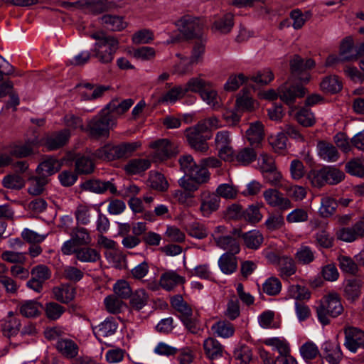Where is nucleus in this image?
<instances>
[{"label": "nucleus", "instance_id": "nucleus-1", "mask_svg": "<svg viewBox=\"0 0 364 364\" xmlns=\"http://www.w3.org/2000/svg\"><path fill=\"white\" fill-rule=\"evenodd\" d=\"M140 146L138 142H125L118 145L107 144L96 149L92 156L98 159L111 161L129 157Z\"/></svg>", "mask_w": 364, "mask_h": 364}, {"label": "nucleus", "instance_id": "nucleus-2", "mask_svg": "<svg viewBox=\"0 0 364 364\" xmlns=\"http://www.w3.org/2000/svg\"><path fill=\"white\" fill-rule=\"evenodd\" d=\"M343 311V307L341 302V297L336 292H330L325 296L316 307L318 319L323 325L330 323L329 317L336 318Z\"/></svg>", "mask_w": 364, "mask_h": 364}, {"label": "nucleus", "instance_id": "nucleus-3", "mask_svg": "<svg viewBox=\"0 0 364 364\" xmlns=\"http://www.w3.org/2000/svg\"><path fill=\"white\" fill-rule=\"evenodd\" d=\"M185 136L189 146L196 151L205 153L208 150L207 141L211 138V134L207 132V128L203 124L197 123L186 129Z\"/></svg>", "mask_w": 364, "mask_h": 364}, {"label": "nucleus", "instance_id": "nucleus-4", "mask_svg": "<svg viewBox=\"0 0 364 364\" xmlns=\"http://www.w3.org/2000/svg\"><path fill=\"white\" fill-rule=\"evenodd\" d=\"M114 122L113 116L103 109L97 115L88 121L85 130L90 136L95 138L108 136L109 129Z\"/></svg>", "mask_w": 364, "mask_h": 364}, {"label": "nucleus", "instance_id": "nucleus-5", "mask_svg": "<svg viewBox=\"0 0 364 364\" xmlns=\"http://www.w3.org/2000/svg\"><path fill=\"white\" fill-rule=\"evenodd\" d=\"M178 162L185 176L193 178L198 183H207L210 180V172L202 166V164H197L191 155L180 156Z\"/></svg>", "mask_w": 364, "mask_h": 364}, {"label": "nucleus", "instance_id": "nucleus-6", "mask_svg": "<svg viewBox=\"0 0 364 364\" xmlns=\"http://www.w3.org/2000/svg\"><path fill=\"white\" fill-rule=\"evenodd\" d=\"M279 97L287 105L291 107L297 99L302 98L306 93V89L299 82L291 79L278 87Z\"/></svg>", "mask_w": 364, "mask_h": 364}, {"label": "nucleus", "instance_id": "nucleus-7", "mask_svg": "<svg viewBox=\"0 0 364 364\" xmlns=\"http://www.w3.org/2000/svg\"><path fill=\"white\" fill-rule=\"evenodd\" d=\"M177 25L180 32L188 39L200 38L202 35L203 25L198 18L185 16Z\"/></svg>", "mask_w": 364, "mask_h": 364}, {"label": "nucleus", "instance_id": "nucleus-8", "mask_svg": "<svg viewBox=\"0 0 364 364\" xmlns=\"http://www.w3.org/2000/svg\"><path fill=\"white\" fill-rule=\"evenodd\" d=\"M241 230L235 228L227 235H221L215 237V242L218 247L226 250V252L238 254L240 246L238 239L240 238Z\"/></svg>", "mask_w": 364, "mask_h": 364}, {"label": "nucleus", "instance_id": "nucleus-9", "mask_svg": "<svg viewBox=\"0 0 364 364\" xmlns=\"http://www.w3.org/2000/svg\"><path fill=\"white\" fill-rule=\"evenodd\" d=\"M119 48V41H111L107 44H95L92 49V56L102 64H109L114 59V54Z\"/></svg>", "mask_w": 364, "mask_h": 364}, {"label": "nucleus", "instance_id": "nucleus-10", "mask_svg": "<svg viewBox=\"0 0 364 364\" xmlns=\"http://www.w3.org/2000/svg\"><path fill=\"white\" fill-rule=\"evenodd\" d=\"M344 345L352 353L364 350V331L355 327L346 328Z\"/></svg>", "mask_w": 364, "mask_h": 364}, {"label": "nucleus", "instance_id": "nucleus-11", "mask_svg": "<svg viewBox=\"0 0 364 364\" xmlns=\"http://www.w3.org/2000/svg\"><path fill=\"white\" fill-rule=\"evenodd\" d=\"M200 210L203 216L208 217L219 209L220 198L215 192L208 190L201 191L200 198Z\"/></svg>", "mask_w": 364, "mask_h": 364}, {"label": "nucleus", "instance_id": "nucleus-12", "mask_svg": "<svg viewBox=\"0 0 364 364\" xmlns=\"http://www.w3.org/2000/svg\"><path fill=\"white\" fill-rule=\"evenodd\" d=\"M263 196L268 205L276 207L282 210L289 209L292 207L290 200L284 197L283 193L277 189L269 188L263 193Z\"/></svg>", "mask_w": 364, "mask_h": 364}, {"label": "nucleus", "instance_id": "nucleus-13", "mask_svg": "<svg viewBox=\"0 0 364 364\" xmlns=\"http://www.w3.org/2000/svg\"><path fill=\"white\" fill-rule=\"evenodd\" d=\"M14 67L0 55V98L10 95L12 92L14 85L10 80L2 81L4 75H12Z\"/></svg>", "mask_w": 364, "mask_h": 364}, {"label": "nucleus", "instance_id": "nucleus-14", "mask_svg": "<svg viewBox=\"0 0 364 364\" xmlns=\"http://www.w3.org/2000/svg\"><path fill=\"white\" fill-rule=\"evenodd\" d=\"M81 188L85 191L102 194L109 191L112 194H117L116 186L111 181H102L97 179L87 180L81 184Z\"/></svg>", "mask_w": 364, "mask_h": 364}, {"label": "nucleus", "instance_id": "nucleus-15", "mask_svg": "<svg viewBox=\"0 0 364 364\" xmlns=\"http://www.w3.org/2000/svg\"><path fill=\"white\" fill-rule=\"evenodd\" d=\"M70 136L68 129L55 132L46 139L45 146L50 151L57 150L68 142Z\"/></svg>", "mask_w": 364, "mask_h": 364}, {"label": "nucleus", "instance_id": "nucleus-16", "mask_svg": "<svg viewBox=\"0 0 364 364\" xmlns=\"http://www.w3.org/2000/svg\"><path fill=\"white\" fill-rule=\"evenodd\" d=\"M156 150L154 157L160 161H164L176 154L173 144L166 139H160L152 144Z\"/></svg>", "mask_w": 364, "mask_h": 364}, {"label": "nucleus", "instance_id": "nucleus-17", "mask_svg": "<svg viewBox=\"0 0 364 364\" xmlns=\"http://www.w3.org/2000/svg\"><path fill=\"white\" fill-rule=\"evenodd\" d=\"M322 349L324 351L325 358L330 364H339L343 358L340 345L336 341H326Z\"/></svg>", "mask_w": 364, "mask_h": 364}, {"label": "nucleus", "instance_id": "nucleus-18", "mask_svg": "<svg viewBox=\"0 0 364 364\" xmlns=\"http://www.w3.org/2000/svg\"><path fill=\"white\" fill-rule=\"evenodd\" d=\"M117 323L113 317L107 318L100 324L92 328V331L98 340L109 337L115 333L117 329Z\"/></svg>", "mask_w": 364, "mask_h": 364}, {"label": "nucleus", "instance_id": "nucleus-19", "mask_svg": "<svg viewBox=\"0 0 364 364\" xmlns=\"http://www.w3.org/2000/svg\"><path fill=\"white\" fill-rule=\"evenodd\" d=\"M20 314L26 318H35L41 315L43 305L36 300L23 301L18 305Z\"/></svg>", "mask_w": 364, "mask_h": 364}, {"label": "nucleus", "instance_id": "nucleus-20", "mask_svg": "<svg viewBox=\"0 0 364 364\" xmlns=\"http://www.w3.org/2000/svg\"><path fill=\"white\" fill-rule=\"evenodd\" d=\"M62 164L57 159L48 156L38 165L37 172L41 176L47 178L48 176L58 172Z\"/></svg>", "mask_w": 364, "mask_h": 364}, {"label": "nucleus", "instance_id": "nucleus-21", "mask_svg": "<svg viewBox=\"0 0 364 364\" xmlns=\"http://www.w3.org/2000/svg\"><path fill=\"white\" fill-rule=\"evenodd\" d=\"M100 23L112 31H121L127 26L124 17L118 15L105 14L100 18Z\"/></svg>", "mask_w": 364, "mask_h": 364}, {"label": "nucleus", "instance_id": "nucleus-22", "mask_svg": "<svg viewBox=\"0 0 364 364\" xmlns=\"http://www.w3.org/2000/svg\"><path fill=\"white\" fill-rule=\"evenodd\" d=\"M54 299L62 304H68L76 294L75 289L71 285L62 284L53 289Z\"/></svg>", "mask_w": 364, "mask_h": 364}, {"label": "nucleus", "instance_id": "nucleus-23", "mask_svg": "<svg viewBox=\"0 0 364 364\" xmlns=\"http://www.w3.org/2000/svg\"><path fill=\"white\" fill-rule=\"evenodd\" d=\"M237 254L225 252L218 259V266L221 272L225 274H231L237 269Z\"/></svg>", "mask_w": 364, "mask_h": 364}, {"label": "nucleus", "instance_id": "nucleus-24", "mask_svg": "<svg viewBox=\"0 0 364 364\" xmlns=\"http://www.w3.org/2000/svg\"><path fill=\"white\" fill-rule=\"evenodd\" d=\"M134 104L132 99H126L119 101L117 99L112 100L105 108L107 110L109 114L113 116L114 121L117 115H120L126 112Z\"/></svg>", "mask_w": 364, "mask_h": 364}, {"label": "nucleus", "instance_id": "nucleus-25", "mask_svg": "<svg viewBox=\"0 0 364 364\" xmlns=\"http://www.w3.org/2000/svg\"><path fill=\"white\" fill-rule=\"evenodd\" d=\"M362 283L357 279H348L346 282L343 289L344 297L351 302L357 300L361 293Z\"/></svg>", "mask_w": 364, "mask_h": 364}, {"label": "nucleus", "instance_id": "nucleus-26", "mask_svg": "<svg viewBox=\"0 0 364 364\" xmlns=\"http://www.w3.org/2000/svg\"><path fill=\"white\" fill-rule=\"evenodd\" d=\"M264 135V126L259 121L251 123L246 131L247 139L252 146H258L262 141Z\"/></svg>", "mask_w": 364, "mask_h": 364}, {"label": "nucleus", "instance_id": "nucleus-27", "mask_svg": "<svg viewBox=\"0 0 364 364\" xmlns=\"http://www.w3.org/2000/svg\"><path fill=\"white\" fill-rule=\"evenodd\" d=\"M318 155L321 159L327 161H336L339 158V153L332 144L320 141L317 144Z\"/></svg>", "mask_w": 364, "mask_h": 364}, {"label": "nucleus", "instance_id": "nucleus-28", "mask_svg": "<svg viewBox=\"0 0 364 364\" xmlns=\"http://www.w3.org/2000/svg\"><path fill=\"white\" fill-rule=\"evenodd\" d=\"M203 348L207 357L210 360L223 356V347L218 341L213 338H208L204 341Z\"/></svg>", "mask_w": 364, "mask_h": 364}, {"label": "nucleus", "instance_id": "nucleus-29", "mask_svg": "<svg viewBox=\"0 0 364 364\" xmlns=\"http://www.w3.org/2000/svg\"><path fill=\"white\" fill-rule=\"evenodd\" d=\"M240 237L242 238L244 245L251 250H257L262 245L264 237L259 230H251L247 232L241 231Z\"/></svg>", "mask_w": 364, "mask_h": 364}, {"label": "nucleus", "instance_id": "nucleus-30", "mask_svg": "<svg viewBox=\"0 0 364 364\" xmlns=\"http://www.w3.org/2000/svg\"><path fill=\"white\" fill-rule=\"evenodd\" d=\"M338 201L331 196H323L321 199V206L318 214L321 218H327L336 213Z\"/></svg>", "mask_w": 364, "mask_h": 364}, {"label": "nucleus", "instance_id": "nucleus-31", "mask_svg": "<svg viewBox=\"0 0 364 364\" xmlns=\"http://www.w3.org/2000/svg\"><path fill=\"white\" fill-rule=\"evenodd\" d=\"M55 346L58 350L68 358H73L78 353V346L71 339H59Z\"/></svg>", "mask_w": 364, "mask_h": 364}, {"label": "nucleus", "instance_id": "nucleus-32", "mask_svg": "<svg viewBox=\"0 0 364 364\" xmlns=\"http://www.w3.org/2000/svg\"><path fill=\"white\" fill-rule=\"evenodd\" d=\"M233 26V15L228 13L213 22L212 30L215 32L226 34L232 30Z\"/></svg>", "mask_w": 364, "mask_h": 364}, {"label": "nucleus", "instance_id": "nucleus-33", "mask_svg": "<svg viewBox=\"0 0 364 364\" xmlns=\"http://www.w3.org/2000/svg\"><path fill=\"white\" fill-rule=\"evenodd\" d=\"M184 281V278L175 272H168L161 276L160 285L164 289L171 291L178 284H183Z\"/></svg>", "mask_w": 364, "mask_h": 364}, {"label": "nucleus", "instance_id": "nucleus-34", "mask_svg": "<svg viewBox=\"0 0 364 364\" xmlns=\"http://www.w3.org/2000/svg\"><path fill=\"white\" fill-rule=\"evenodd\" d=\"M211 330L217 336L225 338L232 336L235 333L233 324L226 320L218 321L212 326Z\"/></svg>", "mask_w": 364, "mask_h": 364}, {"label": "nucleus", "instance_id": "nucleus-35", "mask_svg": "<svg viewBox=\"0 0 364 364\" xmlns=\"http://www.w3.org/2000/svg\"><path fill=\"white\" fill-rule=\"evenodd\" d=\"M21 321L19 318L14 316L12 311L9 312L8 318L3 324L2 331L8 338L14 336L20 331Z\"/></svg>", "mask_w": 364, "mask_h": 364}, {"label": "nucleus", "instance_id": "nucleus-36", "mask_svg": "<svg viewBox=\"0 0 364 364\" xmlns=\"http://www.w3.org/2000/svg\"><path fill=\"white\" fill-rule=\"evenodd\" d=\"M211 85L210 82L206 81L198 76L189 79L186 84L183 86V88L186 95L188 92L199 93L200 95L202 91L207 87H210Z\"/></svg>", "mask_w": 364, "mask_h": 364}, {"label": "nucleus", "instance_id": "nucleus-37", "mask_svg": "<svg viewBox=\"0 0 364 364\" xmlns=\"http://www.w3.org/2000/svg\"><path fill=\"white\" fill-rule=\"evenodd\" d=\"M151 166V162L146 159H134L130 160L125 166L127 173L135 175L147 170Z\"/></svg>", "mask_w": 364, "mask_h": 364}, {"label": "nucleus", "instance_id": "nucleus-38", "mask_svg": "<svg viewBox=\"0 0 364 364\" xmlns=\"http://www.w3.org/2000/svg\"><path fill=\"white\" fill-rule=\"evenodd\" d=\"M75 171L79 174L91 173L95 168V164L88 156L77 155L75 161Z\"/></svg>", "mask_w": 364, "mask_h": 364}, {"label": "nucleus", "instance_id": "nucleus-39", "mask_svg": "<svg viewBox=\"0 0 364 364\" xmlns=\"http://www.w3.org/2000/svg\"><path fill=\"white\" fill-rule=\"evenodd\" d=\"M279 275L282 279H287L295 274L296 267L294 259L289 257L283 256L279 260Z\"/></svg>", "mask_w": 364, "mask_h": 364}, {"label": "nucleus", "instance_id": "nucleus-40", "mask_svg": "<svg viewBox=\"0 0 364 364\" xmlns=\"http://www.w3.org/2000/svg\"><path fill=\"white\" fill-rule=\"evenodd\" d=\"M322 91L326 93L335 94L342 89V83L336 75L327 76L320 84Z\"/></svg>", "mask_w": 364, "mask_h": 364}, {"label": "nucleus", "instance_id": "nucleus-41", "mask_svg": "<svg viewBox=\"0 0 364 364\" xmlns=\"http://www.w3.org/2000/svg\"><path fill=\"white\" fill-rule=\"evenodd\" d=\"M186 95L183 86H175L162 95L157 100L159 104L174 103Z\"/></svg>", "mask_w": 364, "mask_h": 364}, {"label": "nucleus", "instance_id": "nucleus-42", "mask_svg": "<svg viewBox=\"0 0 364 364\" xmlns=\"http://www.w3.org/2000/svg\"><path fill=\"white\" fill-rule=\"evenodd\" d=\"M77 259L82 262H95L100 259V254L95 249L85 247L75 251Z\"/></svg>", "mask_w": 364, "mask_h": 364}, {"label": "nucleus", "instance_id": "nucleus-43", "mask_svg": "<svg viewBox=\"0 0 364 364\" xmlns=\"http://www.w3.org/2000/svg\"><path fill=\"white\" fill-rule=\"evenodd\" d=\"M200 96L202 100L205 101L208 105L211 106V107L214 109H218L221 107V102L220 97L218 95V92L211 88L210 87H207L202 92Z\"/></svg>", "mask_w": 364, "mask_h": 364}, {"label": "nucleus", "instance_id": "nucleus-44", "mask_svg": "<svg viewBox=\"0 0 364 364\" xmlns=\"http://www.w3.org/2000/svg\"><path fill=\"white\" fill-rule=\"evenodd\" d=\"M295 258L299 264H309L315 259V252L306 245H301L295 254Z\"/></svg>", "mask_w": 364, "mask_h": 364}, {"label": "nucleus", "instance_id": "nucleus-45", "mask_svg": "<svg viewBox=\"0 0 364 364\" xmlns=\"http://www.w3.org/2000/svg\"><path fill=\"white\" fill-rule=\"evenodd\" d=\"M46 317L51 321L58 319L65 311V308L60 304L51 301L46 303L43 309Z\"/></svg>", "mask_w": 364, "mask_h": 364}, {"label": "nucleus", "instance_id": "nucleus-46", "mask_svg": "<svg viewBox=\"0 0 364 364\" xmlns=\"http://www.w3.org/2000/svg\"><path fill=\"white\" fill-rule=\"evenodd\" d=\"M131 296L130 305L132 309L139 311L146 305L149 296L144 289H138Z\"/></svg>", "mask_w": 364, "mask_h": 364}, {"label": "nucleus", "instance_id": "nucleus-47", "mask_svg": "<svg viewBox=\"0 0 364 364\" xmlns=\"http://www.w3.org/2000/svg\"><path fill=\"white\" fill-rule=\"evenodd\" d=\"M148 183L151 188L159 191H165L168 187L164 176L158 172L150 174Z\"/></svg>", "mask_w": 364, "mask_h": 364}, {"label": "nucleus", "instance_id": "nucleus-48", "mask_svg": "<svg viewBox=\"0 0 364 364\" xmlns=\"http://www.w3.org/2000/svg\"><path fill=\"white\" fill-rule=\"evenodd\" d=\"M323 168L326 183L336 185L344 179L345 174L342 171L332 166H326Z\"/></svg>", "mask_w": 364, "mask_h": 364}, {"label": "nucleus", "instance_id": "nucleus-49", "mask_svg": "<svg viewBox=\"0 0 364 364\" xmlns=\"http://www.w3.org/2000/svg\"><path fill=\"white\" fill-rule=\"evenodd\" d=\"M235 158L237 162L247 166L256 160L257 154L253 148L245 147L237 152Z\"/></svg>", "mask_w": 364, "mask_h": 364}, {"label": "nucleus", "instance_id": "nucleus-50", "mask_svg": "<svg viewBox=\"0 0 364 364\" xmlns=\"http://www.w3.org/2000/svg\"><path fill=\"white\" fill-rule=\"evenodd\" d=\"M188 234L197 239H203L208 236V230L204 225L198 222H193L186 227Z\"/></svg>", "mask_w": 364, "mask_h": 364}, {"label": "nucleus", "instance_id": "nucleus-51", "mask_svg": "<svg viewBox=\"0 0 364 364\" xmlns=\"http://www.w3.org/2000/svg\"><path fill=\"white\" fill-rule=\"evenodd\" d=\"M300 353L302 358L306 361L311 360L320 355L317 346L312 342H306L300 348Z\"/></svg>", "mask_w": 364, "mask_h": 364}, {"label": "nucleus", "instance_id": "nucleus-52", "mask_svg": "<svg viewBox=\"0 0 364 364\" xmlns=\"http://www.w3.org/2000/svg\"><path fill=\"white\" fill-rule=\"evenodd\" d=\"M72 240L76 245H88L91 242V237L85 228H76L71 233Z\"/></svg>", "mask_w": 364, "mask_h": 364}, {"label": "nucleus", "instance_id": "nucleus-53", "mask_svg": "<svg viewBox=\"0 0 364 364\" xmlns=\"http://www.w3.org/2000/svg\"><path fill=\"white\" fill-rule=\"evenodd\" d=\"M340 269L346 273L355 274L358 270L357 264L352 258L345 255H341L338 257Z\"/></svg>", "mask_w": 364, "mask_h": 364}, {"label": "nucleus", "instance_id": "nucleus-54", "mask_svg": "<svg viewBox=\"0 0 364 364\" xmlns=\"http://www.w3.org/2000/svg\"><path fill=\"white\" fill-rule=\"evenodd\" d=\"M263 291L269 296L279 294L282 289V283L277 277H270L263 284Z\"/></svg>", "mask_w": 364, "mask_h": 364}, {"label": "nucleus", "instance_id": "nucleus-55", "mask_svg": "<svg viewBox=\"0 0 364 364\" xmlns=\"http://www.w3.org/2000/svg\"><path fill=\"white\" fill-rule=\"evenodd\" d=\"M113 289L115 295L121 299H127L129 298L132 294L129 284L125 280L117 281Z\"/></svg>", "mask_w": 364, "mask_h": 364}, {"label": "nucleus", "instance_id": "nucleus-56", "mask_svg": "<svg viewBox=\"0 0 364 364\" xmlns=\"http://www.w3.org/2000/svg\"><path fill=\"white\" fill-rule=\"evenodd\" d=\"M308 178L311 185L316 188H321L326 184L324 168L311 170L308 173Z\"/></svg>", "mask_w": 364, "mask_h": 364}, {"label": "nucleus", "instance_id": "nucleus-57", "mask_svg": "<svg viewBox=\"0 0 364 364\" xmlns=\"http://www.w3.org/2000/svg\"><path fill=\"white\" fill-rule=\"evenodd\" d=\"M217 195L225 199H234L237 197V188L228 183H222L218 186L215 192Z\"/></svg>", "mask_w": 364, "mask_h": 364}, {"label": "nucleus", "instance_id": "nucleus-58", "mask_svg": "<svg viewBox=\"0 0 364 364\" xmlns=\"http://www.w3.org/2000/svg\"><path fill=\"white\" fill-rule=\"evenodd\" d=\"M297 122L303 127H311L315 124L314 114L308 109H301L296 115Z\"/></svg>", "mask_w": 364, "mask_h": 364}, {"label": "nucleus", "instance_id": "nucleus-59", "mask_svg": "<svg viewBox=\"0 0 364 364\" xmlns=\"http://www.w3.org/2000/svg\"><path fill=\"white\" fill-rule=\"evenodd\" d=\"M3 185L6 188L21 189L25 184L23 178L18 174L8 175L3 179Z\"/></svg>", "mask_w": 364, "mask_h": 364}, {"label": "nucleus", "instance_id": "nucleus-60", "mask_svg": "<svg viewBox=\"0 0 364 364\" xmlns=\"http://www.w3.org/2000/svg\"><path fill=\"white\" fill-rule=\"evenodd\" d=\"M353 50V41L350 38H347L342 41L340 47V55L342 57L341 60H356V56L352 53Z\"/></svg>", "mask_w": 364, "mask_h": 364}, {"label": "nucleus", "instance_id": "nucleus-61", "mask_svg": "<svg viewBox=\"0 0 364 364\" xmlns=\"http://www.w3.org/2000/svg\"><path fill=\"white\" fill-rule=\"evenodd\" d=\"M105 305L107 310L112 314H117L121 311L123 301L116 295H109L105 299Z\"/></svg>", "mask_w": 364, "mask_h": 364}, {"label": "nucleus", "instance_id": "nucleus-62", "mask_svg": "<svg viewBox=\"0 0 364 364\" xmlns=\"http://www.w3.org/2000/svg\"><path fill=\"white\" fill-rule=\"evenodd\" d=\"M247 80V77L242 73H240L237 75H232L224 85V89L226 91H235Z\"/></svg>", "mask_w": 364, "mask_h": 364}, {"label": "nucleus", "instance_id": "nucleus-63", "mask_svg": "<svg viewBox=\"0 0 364 364\" xmlns=\"http://www.w3.org/2000/svg\"><path fill=\"white\" fill-rule=\"evenodd\" d=\"M31 185L28 189L30 194L33 196L40 195L43 189L44 186L48 183V179L41 176L30 179Z\"/></svg>", "mask_w": 364, "mask_h": 364}, {"label": "nucleus", "instance_id": "nucleus-64", "mask_svg": "<svg viewBox=\"0 0 364 364\" xmlns=\"http://www.w3.org/2000/svg\"><path fill=\"white\" fill-rule=\"evenodd\" d=\"M346 171L351 175L363 177L364 176V165L360 159H353L346 164Z\"/></svg>", "mask_w": 364, "mask_h": 364}]
</instances>
